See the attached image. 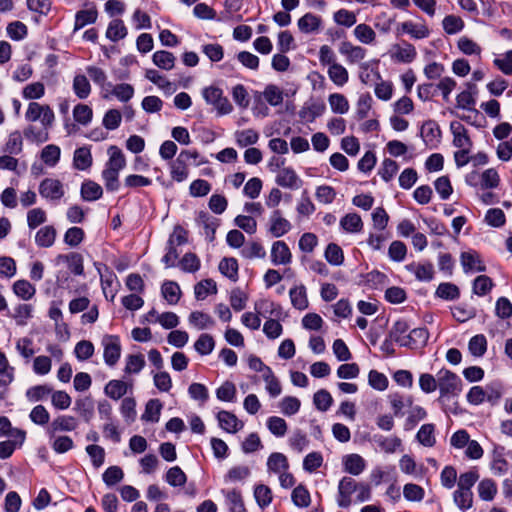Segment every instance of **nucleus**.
<instances>
[{"instance_id":"obj_1","label":"nucleus","mask_w":512,"mask_h":512,"mask_svg":"<svg viewBox=\"0 0 512 512\" xmlns=\"http://www.w3.org/2000/svg\"><path fill=\"white\" fill-rule=\"evenodd\" d=\"M436 376L440 398L458 396L462 391V380L454 372L442 368Z\"/></svg>"},{"instance_id":"obj_2","label":"nucleus","mask_w":512,"mask_h":512,"mask_svg":"<svg viewBox=\"0 0 512 512\" xmlns=\"http://www.w3.org/2000/svg\"><path fill=\"white\" fill-rule=\"evenodd\" d=\"M25 119L30 123L39 121L42 127H52L55 114L49 105L31 101L27 106Z\"/></svg>"},{"instance_id":"obj_3","label":"nucleus","mask_w":512,"mask_h":512,"mask_svg":"<svg viewBox=\"0 0 512 512\" xmlns=\"http://www.w3.org/2000/svg\"><path fill=\"white\" fill-rule=\"evenodd\" d=\"M202 96L207 104L212 105L216 109L218 115H227L233 110L228 98L223 95V91L219 87H205L202 90Z\"/></svg>"},{"instance_id":"obj_4","label":"nucleus","mask_w":512,"mask_h":512,"mask_svg":"<svg viewBox=\"0 0 512 512\" xmlns=\"http://www.w3.org/2000/svg\"><path fill=\"white\" fill-rule=\"evenodd\" d=\"M40 196L51 204L57 205L65 196L64 184L56 178H45L39 184Z\"/></svg>"},{"instance_id":"obj_5","label":"nucleus","mask_w":512,"mask_h":512,"mask_svg":"<svg viewBox=\"0 0 512 512\" xmlns=\"http://www.w3.org/2000/svg\"><path fill=\"white\" fill-rule=\"evenodd\" d=\"M102 345L104 361L108 366L113 367L121 356L120 339L116 335H106L102 339Z\"/></svg>"},{"instance_id":"obj_6","label":"nucleus","mask_w":512,"mask_h":512,"mask_svg":"<svg viewBox=\"0 0 512 512\" xmlns=\"http://www.w3.org/2000/svg\"><path fill=\"white\" fill-rule=\"evenodd\" d=\"M78 425V420L74 416L62 414L52 420L47 427V434L52 438L60 432L74 431L77 429Z\"/></svg>"},{"instance_id":"obj_7","label":"nucleus","mask_w":512,"mask_h":512,"mask_svg":"<svg viewBox=\"0 0 512 512\" xmlns=\"http://www.w3.org/2000/svg\"><path fill=\"white\" fill-rule=\"evenodd\" d=\"M358 483L351 477H343L338 484L337 504L341 508H348L352 504V494L357 490Z\"/></svg>"},{"instance_id":"obj_8","label":"nucleus","mask_w":512,"mask_h":512,"mask_svg":"<svg viewBox=\"0 0 512 512\" xmlns=\"http://www.w3.org/2000/svg\"><path fill=\"white\" fill-rule=\"evenodd\" d=\"M268 471L279 476L280 484L286 487L287 476L284 471L287 468V458L282 453H272L267 460Z\"/></svg>"},{"instance_id":"obj_9","label":"nucleus","mask_w":512,"mask_h":512,"mask_svg":"<svg viewBox=\"0 0 512 512\" xmlns=\"http://www.w3.org/2000/svg\"><path fill=\"white\" fill-rule=\"evenodd\" d=\"M342 465L346 473L358 476L365 470L366 461L359 454L352 453L342 457Z\"/></svg>"},{"instance_id":"obj_10","label":"nucleus","mask_w":512,"mask_h":512,"mask_svg":"<svg viewBox=\"0 0 512 512\" xmlns=\"http://www.w3.org/2000/svg\"><path fill=\"white\" fill-rule=\"evenodd\" d=\"M132 384L124 382L122 380H110L104 387V394L113 399L115 401L122 398L124 395L128 393L129 390H132Z\"/></svg>"},{"instance_id":"obj_11","label":"nucleus","mask_w":512,"mask_h":512,"mask_svg":"<svg viewBox=\"0 0 512 512\" xmlns=\"http://www.w3.org/2000/svg\"><path fill=\"white\" fill-rule=\"evenodd\" d=\"M461 264L465 272H484L485 265L476 251L463 252L460 256Z\"/></svg>"},{"instance_id":"obj_12","label":"nucleus","mask_w":512,"mask_h":512,"mask_svg":"<svg viewBox=\"0 0 512 512\" xmlns=\"http://www.w3.org/2000/svg\"><path fill=\"white\" fill-rule=\"evenodd\" d=\"M450 130L453 134V145L457 148H471L472 141L470 140L467 130L459 121H452L450 123Z\"/></svg>"},{"instance_id":"obj_13","label":"nucleus","mask_w":512,"mask_h":512,"mask_svg":"<svg viewBox=\"0 0 512 512\" xmlns=\"http://www.w3.org/2000/svg\"><path fill=\"white\" fill-rule=\"evenodd\" d=\"M410 326L405 320L396 321L391 327L388 336L403 347L409 346L408 330Z\"/></svg>"},{"instance_id":"obj_14","label":"nucleus","mask_w":512,"mask_h":512,"mask_svg":"<svg viewBox=\"0 0 512 512\" xmlns=\"http://www.w3.org/2000/svg\"><path fill=\"white\" fill-rule=\"evenodd\" d=\"M196 222L200 227H203L206 238L209 241H213L216 229L219 225L218 219L205 211H200L197 215Z\"/></svg>"},{"instance_id":"obj_15","label":"nucleus","mask_w":512,"mask_h":512,"mask_svg":"<svg viewBox=\"0 0 512 512\" xmlns=\"http://www.w3.org/2000/svg\"><path fill=\"white\" fill-rule=\"evenodd\" d=\"M219 425L222 429L228 433H236L243 428V422H241L233 413L222 410L217 414Z\"/></svg>"},{"instance_id":"obj_16","label":"nucleus","mask_w":512,"mask_h":512,"mask_svg":"<svg viewBox=\"0 0 512 512\" xmlns=\"http://www.w3.org/2000/svg\"><path fill=\"white\" fill-rule=\"evenodd\" d=\"M73 410L85 421L90 422L94 416V401L91 396H84L75 400Z\"/></svg>"},{"instance_id":"obj_17","label":"nucleus","mask_w":512,"mask_h":512,"mask_svg":"<svg viewBox=\"0 0 512 512\" xmlns=\"http://www.w3.org/2000/svg\"><path fill=\"white\" fill-rule=\"evenodd\" d=\"M169 168L170 175L174 181L183 182L188 178L189 163L181 155H178L175 160L171 161Z\"/></svg>"},{"instance_id":"obj_18","label":"nucleus","mask_w":512,"mask_h":512,"mask_svg":"<svg viewBox=\"0 0 512 512\" xmlns=\"http://www.w3.org/2000/svg\"><path fill=\"white\" fill-rule=\"evenodd\" d=\"M416 55L415 47L408 42H403L393 47V58L398 62L411 63L416 58Z\"/></svg>"},{"instance_id":"obj_19","label":"nucleus","mask_w":512,"mask_h":512,"mask_svg":"<svg viewBox=\"0 0 512 512\" xmlns=\"http://www.w3.org/2000/svg\"><path fill=\"white\" fill-rule=\"evenodd\" d=\"M339 52L346 56L349 63H356L363 60L366 56V50L360 46H354L348 41L341 43Z\"/></svg>"},{"instance_id":"obj_20","label":"nucleus","mask_w":512,"mask_h":512,"mask_svg":"<svg viewBox=\"0 0 512 512\" xmlns=\"http://www.w3.org/2000/svg\"><path fill=\"white\" fill-rule=\"evenodd\" d=\"M80 195L82 200L93 202L102 197L103 189L98 183L92 180H85L81 185Z\"/></svg>"},{"instance_id":"obj_21","label":"nucleus","mask_w":512,"mask_h":512,"mask_svg":"<svg viewBox=\"0 0 512 512\" xmlns=\"http://www.w3.org/2000/svg\"><path fill=\"white\" fill-rule=\"evenodd\" d=\"M57 236V231L52 225H46L40 228L35 235V243L42 248L51 247Z\"/></svg>"},{"instance_id":"obj_22","label":"nucleus","mask_w":512,"mask_h":512,"mask_svg":"<svg viewBox=\"0 0 512 512\" xmlns=\"http://www.w3.org/2000/svg\"><path fill=\"white\" fill-rule=\"evenodd\" d=\"M57 259L66 262L68 269L74 275L82 276L84 274V260L81 254L71 252L67 255H59Z\"/></svg>"},{"instance_id":"obj_23","label":"nucleus","mask_w":512,"mask_h":512,"mask_svg":"<svg viewBox=\"0 0 512 512\" xmlns=\"http://www.w3.org/2000/svg\"><path fill=\"white\" fill-rule=\"evenodd\" d=\"M109 159L105 165L106 168L120 172L126 166V158L122 150L112 145L108 148Z\"/></svg>"},{"instance_id":"obj_24","label":"nucleus","mask_w":512,"mask_h":512,"mask_svg":"<svg viewBox=\"0 0 512 512\" xmlns=\"http://www.w3.org/2000/svg\"><path fill=\"white\" fill-rule=\"evenodd\" d=\"M478 89L475 83H467V90L462 91L456 97L457 107L462 109H471L475 103V95Z\"/></svg>"},{"instance_id":"obj_25","label":"nucleus","mask_w":512,"mask_h":512,"mask_svg":"<svg viewBox=\"0 0 512 512\" xmlns=\"http://www.w3.org/2000/svg\"><path fill=\"white\" fill-rule=\"evenodd\" d=\"M145 77L162 89L166 94L175 92L176 87L165 76L159 74L155 69H148L145 72Z\"/></svg>"},{"instance_id":"obj_26","label":"nucleus","mask_w":512,"mask_h":512,"mask_svg":"<svg viewBox=\"0 0 512 512\" xmlns=\"http://www.w3.org/2000/svg\"><path fill=\"white\" fill-rule=\"evenodd\" d=\"M421 135L426 144L435 146L439 142L441 130L434 121H427L422 125Z\"/></svg>"},{"instance_id":"obj_27","label":"nucleus","mask_w":512,"mask_h":512,"mask_svg":"<svg viewBox=\"0 0 512 512\" xmlns=\"http://www.w3.org/2000/svg\"><path fill=\"white\" fill-rule=\"evenodd\" d=\"M288 222L282 217L279 210H275L270 216L269 232L273 237H280L287 232Z\"/></svg>"},{"instance_id":"obj_28","label":"nucleus","mask_w":512,"mask_h":512,"mask_svg":"<svg viewBox=\"0 0 512 512\" xmlns=\"http://www.w3.org/2000/svg\"><path fill=\"white\" fill-rule=\"evenodd\" d=\"M12 290L17 297L24 301L32 299L36 293L35 286L25 279L15 281Z\"/></svg>"},{"instance_id":"obj_29","label":"nucleus","mask_w":512,"mask_h":512,"mask_svg":"<svg viewBox=\"0 0 512 512\" xmlns=\"http://www.w3.org/2000/svg\"><path fill=\"white\" fill-rule=\"evenodd\" d=\"M326 107L323 102L306 103L300 110L299 116L306 121L312 122L316 117L321 116Z\"/></svg>"},{"instance_id":"obj_30","label":"nucleus","mask_w":512,"mask_h":512,"mask_svg":"<svg viewBox=\"0 0 512 512\" xmlns=\"http://www.w3.org/2000/svg\"><path fill=\"white\" fill-rule=\"evenodd\" d=\"M98 11L95 7L85 10H79L75 15L74 30H79L88 24L97 21Z\"/></svg>"},{"instance_id":"obj_31","label":"nucleus","mask_w":512,"mask_h":512,"mask_svg":"<svg viewBox=\"0 0 512 512\" xmlns=\"http://www.w3.org/2000/svg\"><path fill=\"white\" fill-rule=\"evenodd\" d=\"M399 29L403 33L409 34L412 38L423 39L429 36L430 31L424 24H415L411 21H406L400 24Z\"/></svg>"},{"instance_id":"obj_32","label":"nucleus","mask_w":512,"mask_h":512,"mask_svg":"<svg viewBox=\"0 0 512 512\" xmlns=\"http://www.w3.org/2000/svg\"><path fill=\"white\" fill-rule=\"evenodd\" d=\"M51 127H42L37 128L34 125H28L24 131L23 134L25 138L31 142L36 143H44L49 140V129Z\"/></svg>"},{"instance_id":"obj_33","label":"nucleus","mask_w":512,"mask_h":512,"mask_svg":"<svg viewBox=\"0 0 512 512\" xmlns=\"http://www.w3.org/2000/svg\"><path fill=\"white\" fill-rule=\"evenodd\" d=\"M72 89L79 99H86L91 94V85L85 75L77 74L72 83Z\"/></svg>"},{"instance_id":"obj_34","label":"nucleus","mask_w":512,"mask_h":512,"mask_svg":"<svg viewBox=\"0 0 512 512\" xmlns=\"http://www.w3.org/2000/svg\"><path fill=\"white\" fill-rule=\"evenodd\" d=\"M377 446L385 453H394L401 445L402 441L399 437H385L382 435H375L373 438Z\"/></svg>"},{"instance_id":"obj_35","label":"nucleus","mask_w":512,"mask_h":512,"mask_svg":"<svg viewBox=\"0 0 512 512\" xmlns=\"http://www.w3.org/2000/svg\"><path fill=\"white\" fill-rule=\"evenodd\" d=\"M175 56L166 50L156 51L152 56L153 63L163 70H171L175 65Z\"/></svg>"},{"instance_id":"obj_36","label":"nucleus","mask_w":512,"mask_h":512,"mask_svg":"<svg viewBox=\"0 0 512 512\" xmlns=\"http://www.w3.org/2000/svg\"><path fill=\"white\" fill-rule=\"evenodd\" d=\"M419 443L425 447H433L436 444L434 424H424L420 427L416 435Z\"/></svg>"},{"instance_id":"obj_37","label":"nucleus","mask_w":512,"mask_h":512,"mask_svg":"<svg viewBox=\"0 0 512 512\" xmlns=\"http://www.w3.org/2000/svg\"><path fill=\"white\" fill-rule=\"evenodd\" d=\"M127 35V28L124 25V22L120 19L112 20L106 30V37L113 41L117 42Z\"/></svg>"},{"instance_id":"obj_38","label":"nucleus","mask_w":512,"mask_h":512,"mask_svg":"<svg viewBox=\"0 0 512 512\" xmlns=\"http://www.w3.org/2000/svg\"><path fill=\"white\" fill-rule=\"evenodd\" d=\"M340 226L349 233H358L363 229V221L357 213H348L340 220Z\"/></svg>"},{"instance_id":"obj_39","label":"nucleus","mask_w":512,"mask_h":512,"mask_svg":"<svg viewBox=\"0 0 512 512\" xmlns=\"http://www.w3.org/2000/svg\"><path fill=\"white\" fill-rule=\"evenodd\" d=\"M291 499L299 508H307L311 504L310 492L303 484H299L293 489Z\"/></svg>"},{"instance_id":"obj_40","label":"nucleus","mask_w":512,"mask_h":512,"mask_svg":"<svg viewBox=\"0 0 512 512\" xmlns=\"http://www.w3.org/2000/svg\"><path fill=\"white\" fill-rule=\"evenodd\" d=\"M73 118L80 125L87 126L93 118V110L90 106L78 103L73 108Z\"/></svg>"},{"instance_id":"obj_41","label":"nucleus","mask_w":512,"mask_h":512,"mask_svg":"<svg viewBox=\"0 0 512 512\" xmlns=\"http://www.w3.org/2000/svg\"><path fill=\"white\" fill-rule=\"evenodd\" d=\"M73 165L78 170H86L92 165V155L88 148L80 147L75 150Z\"/></svg>"},{"instance_id":"obj_42","label":"nucleus","mask_w":512,"mask_h":512,"mask_svg":"<svg viewBox=\"0 0 512 512\" xmlns=\"http://www.w3.org/2000/svg\"><path fill=\"white\" fill-rule=\"evenodd\" d=\"M259 140V133L254 129H244L235 132V142L241 147L254 145Z\"/></svg>"},{"instance_id":"obj_43","label":"nucleus","mask_w":512,"mask_h":512,"mask_svg":"<svg viewBox=\"0 0 512 512\" xmlns=\"http://www.w3.org/2000/svg\"><path fill=\"white\" fill-rule=\"evenodd\" d=\"M161 292L170 305L177 304L181 296L179 285L173 281L164 282L161 287Z\"/></svg>"},{"instance_id":"obj_44","label":"nucleus","mask_w":512,"mask_h":512,"mask_svg":"<svg viewBox=\"0 0 512 512\" xmlns=\"http://www.w3.org/2000/svg\"><path fill=\"white\" fill-rule=\"evenodd\" d=\"M271 261L274 265L286 264L288 262V246L284 241H276L271 249Z\"/></svg>"},{"instance_id":"obj_45","label":"nucleus","mask_w":512,"mask_h":512,"mask_svg":"<svg viewBox=\"0 0 512 512\" xmlns=\"http://www.w3.org/2000/svg\"><path fill=\"white\" fill-rule=\"evenodd\" d=\"M330 80L337 86H344L349 79L347 69L341 64L335 63L328 68Z\"/></svg>"},{"instance_id":"obj_46","label":"nucleus","mask_w":512,"mask_h":512,"mask_svg":"<svg viewBox=\"0 0 512 512\" xmlns=\"http://www.w3.org/2000/svg\"><path fill=\"white\" fill-rule=\"evenodd\" d=\"M162 403L158 399H151L147 402L145 411L142 414V420L156 423L160 419Z\"/></svg>"},{"instance_id":"obj_47","label":"nucleus","mask_w":512,"mask_h":512,"mask_svg":"<svg viewBox=\"0 0 512 512\" xmlns=\"http://www.w3.org/2000/svg\"><path fill=\"white\" fill-rule=\"evenodd\" d=\"M290 301L296 309L305 310L309 305L306 288L301 285L290 290Z\"/></svg>"},{"instance_id":"obj_48","label":"nucleus","mask_w":512,"mask_h":512,"mask_svg":"<svg viewBox=\"0 0 512 512\" xmlns=\"http://www.w3.org/2000/svg\"><path fill=\"white\" fill-rule=\"evenodd\" d=\"M320 24L321 18L312 13L305 14L298 21V27L303 33H312L316 31Z\"/></svg>"},{"instance_id":"obj_49","label":"nucleus","mask_w":512,"mask_h":512,"mask_svg":"<svg viewBox=\"0 0 512 512\" xmlns=\"http://www.w3.org/2000/svg\"><path fill=\"white\" fill-rule=\"evenodd\" d=\"M189 323L199 330L210 328L215 324L209 314L200 311H194L190 314Z\"/></svg>"},{"instance_id":"obj_50","label":"nucleus","mask_w":512,"mask_h":512,"mask_svg":"<svg viewBox=\"0 0 512 512\" xmlns=\"http://www.w3.org/2000/svg\"><path fill=\"white\" fill-rule=\"evenodd\" d=\"M328 102L331 110L337 114H345L349 110V102L347 98L340 93L330 94L328 97Z\"/></svg>"},{"instance_id":"obj_51","label":"nucleus","mask_w":512,"mask_h":512,"mask_svg":"<svg viewBox=\"0 0 512 512\" xmlns=\"http://www.w3.org/2000/svg\"><path fill=\"white\" fill-rule=\"evenodd\" d=\"M61 150L57 145L49 144L42 149L41 160L49 167H54L60 159Z\"/></svg>"},{"instance_id":"obj_52","label":"nucleus","mask_w":512,"mask_h":512,"mask_svg":"<svg viewBox=\"0 0 512 512\" xmlns=\"http://www.w3.org/2000/svg\"><path fill=\"white\" fill-rule=\"evenodd\" d=\"M219 271L232 281L238 279V263L235 258H223L219 263Z\"/></svg>"},{"instance_id":"obj_53","label":"nucleus","mask_w":512,"mask_h":512,"mask_svg":"<svg viewBox=\"0 0 512 512\" xmlns=\"http://www.w3.org/2000/svg\"><path fill=\"white\" fill-rule=\"evenodd\" d=\"M22 97L26 100H37L45 95V86L42 82H33L27 84L22 89Z\"/></svg>"},{"instance_id":"obj_54","label":"nucleus","mask_w":512,"mask_h":512,"mask_svg":"<svg viewBox=\"0 0 512 512\" xmlns=\"http://www.w3.org/2000/svg\"><path fill=\"white\" fill-rule=\"evenodd\" d=\"M23 149L22 135L19 131H13L9 134L7 142L4 146V151L10 155H17L21 153Z\"/></svg>"},{"instance_id":"obj_55","label":"nucleus","mask_w":512,"mask_h":512,"mask_svg":"<svg viewBox=\"0 0 512 512\" xmlns=\"http://www.w3.org/2000/svg\"><path fill=\"white\" fill-rule=\"evenodd\" d=\"M145 366V358L142 354L128 355L124 372L126 374H138Z\"/></svg>"},{"instance_id":"obj_56","label":"nucleus","mask_w":512,"mask_h":512,"mask_svg":"<svg viewBox=\"0 0 512 512\" xmlns=\"http://www.w3.org/2000/svg\"><path fill=\"white\" fill-rule=\"evenodd\" d=\"M436 296L444 300H455L459 298V288L450 282L441 283L435 292Z\"/></svg>"},{"instance_id":"obj_57","label":"nucleus","mask_w":512,"mask_h":512,"mask_svg":"<svg viewBox=\"0 0 512 512\" xmlns=\"http://www.w3.org/2000/svg\"><path fill=\"white\" fill-rule=\"evenodd\" d=\"M408 269L413 271L416 278L419 281H431L434 276V269L431 263L426 264H411L408 266Z\"/></svg>"},{"instance_id":"obj_58","label":"nucleus","mask_w":512,"mask_h":512,"mask_svg":"<svg viewBox=\"0 0 512 512\" xmlns=\"http://www.w3.org/2000/svg\"><path fill=\"white\" fill-rule=\"evenodd\" d=\"M215 347V341L213 337L209 334H201L199 338L194 343L195 350L200 355H209L212 353Z\"/></svg>"},{"instance_id":"obj_59","label":"nucleus","mask_w":512,"mask_h":512,"mask_svg":"<svg viewBox=\"0 0 512 512\" xmlns=\"http://www.w3.org/2000/svg\"><path fill=\"white\" fill-rule=\"evenodd\" d=\"M497 493L496 483L492 479H483L478 484L479 497L484 501H491Z\"/></svg>"},{"instance_id":"obj_60","label":"nucleus","mask_w":512,"mask_h":512,"mask_svg":"<svg viewBox=\"0 0 512 512\" xmlns=\"http://www.w3.org/2000/svg\"><path fill=\"white\" fill-rule=\"evenodd\" d=\"M313 403L317 410L326 412L332 406L333 398L327 390L320 389L314 394Z\"/></svg>"},{"instance_id":"obj_61","label":"nucleus","mask_w":512,"mask_h":512,"mask_svg":"<svg viewBox=\"0 0 512 512\" xmlns=\"http://www.w3.org/2000/svg\"><path fill=\"white\" fill-rule=\"evenodd\" d=\"M455 504L463 511H466L472 507L473 504V493L472 491L463 490L457 488L453 494Z\"/></svg>"},{"instance_id":"obj_62","label":"nucleus","mask_w":512,"mask_h":512,"mask_svg":"<svg viewBox=\"0 0 512 512\" xmlns=\"http://www.w3.org/2000/svg\"><path fill=\"white\" fill-rule=\"evenodd\" d=\"M195 296L197 299H205L209 294L217 293L216 283L212 279H205L195 285Z\"/></svg>"},{"instance_id":"obj_63","label":"nucleus","mask_w":512,"mask_h":512,"mask_svg":"<svg viewBox=\"0 0 512 512\" xmlns=\"http://www.w3.org/2000/svg\"><path fill=\"white\" fill-rule=\"evenodd\" d=\"M468 348L473 356H483L487 350V340L485 336L482 334L473 336L469 341Z\"/></svg>"},{"instance_id":"obj_64","label":"nucleus","mask_w":512,"mask_h":512,"mask_svg":"<svg viewBox=\"0 0 512 512\" xmlns=\"http://www.w3.org/2000/svg\"><path fill=\"white\" fill-rule=\"evenodd\" d=\"M84 230L80 227L73 226L67 229L64 234V243L70 247H77L84 239Z\"/></svg>"}]
</instances>
